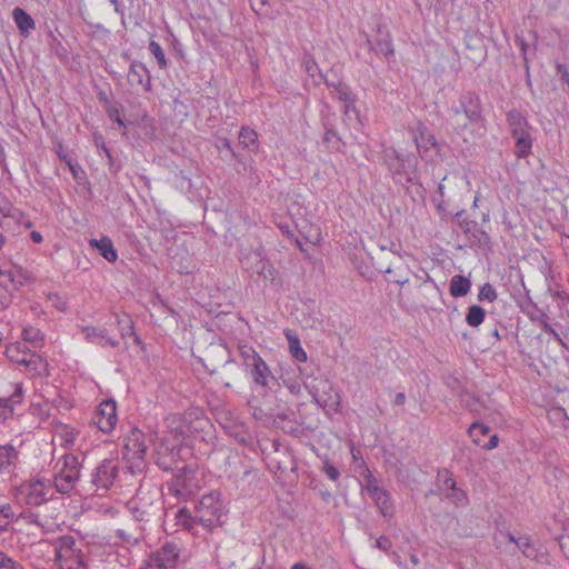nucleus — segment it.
I'll return each instance as SVG.
<instances>
[{"mask_svg": "<svg viewBox=\"0 0 569 569\" xmlns=\"http://www.w3.org/2000/svg\"><path fill=\"white\" fill-rule=\"evenodd\" d=\"M16 363L24 366L30 371H36L38 373H41L40 368H42L43 371H46V375H49L48 361L44 358H42L41 356L37 355L36 352H30L28 358H26L24 356L21 358L16 357Z\"/></svg>", "mask_w": 569, "mask_h": 569, "instance_id": "nucleus-32", "label": "nucleus"}, {"mask_svg": "<svg viewBox=\"0 0 569 569\" xmlns=\"http://www.w3.org/2000/svg\"><path fill=\"white\" fill-rule=\"evenodd\" d=\"M12 18L21 36L28 37L36 29L33 18L22 8L16 7L12 10Z\"/></svg>", "mask_w": 569, "mask_h": 569, "instance_id": "nucleus-27", "label": "nucleus"}, {"mask_svg": "<svg viewBox=\"0 0 569 569\" xmlns=\"http://www.w3.org/2000/svg\"><path fill=\"white\" fill-rule=\"evenodd\" d=\"M458 226L468 238L471 247L483 248L491 243L489 233L481 229L477 221L465 218L458 221Z\"/></svg>", "mask_w": 569, "mask_h": 569, "instance_id": "nucleus-20", "label": "nucleus"}, {"mask_svg": "<svg viewBox=\"0 0 569 569\" xmlns=\"http://www.w3.org/2000/svg\"><path fill=\"white\" fill-rule=\"evenodd\" d=\"M320 124L327 129H336L337 114L328 102H323L319 112Z\"/></svg>", "mask_w": 569, "mask_h": 569, "instance_id": "nucleus-42", "label": "nucleus"}, {"mask_svg": "<svg viewBox=\"0 0 569 569\" xmlns=\"http://www.w3.org/2000/svg\"><path fill=\"white\" fill-rule=\"evenodd\" d=\"M321 471L330 479L331 481H338L340 479V470L332 465L328 459L323 461L321 467Z\"/></svg>", "mask_w": 569, "mask_h": 569, "instance_id": "nucleus-51", "label": "nucleus"}, {"mask_svg": "<svg viewBox=\"0 0 569 569\" xmlns=\"http://www.w3.org/2000/svg\"><path fill=\"white\" fill-rule=\"evenodd\" d=\"M51 480L39 478L21 485L20 492L24 496V501L28 506L39 507L49 500V492L51 491Z\"/></svg>", "mask_w": 569, "mask_h": 569, "instance_id": "nucleus-17", "label": "nucleus"}, {"mask_svg": "<svg viewBox=\"0 0 569 569\" xmlns=\"http://www.w3.org/2000/svg\"><path fill=\"white\" fill-rule=\"evenodd\" d=\"M24 400L22 382H12L0 377V423L16 415Z\"/></svg>", "mask_w": 569, "mask_h": 569, "instance_id": "nucleus-9", "label": "nucleus"}, {"mask_svg": "<svg viewBox=\"0 0 569 569\" xmlns=\"http://www.w3.org/2000/svg\"><path fill=\"white\" fill-rule=\"evenodd\" d=\"M382 159L396 183H416L423 190L422 184L417 181L418 158L415 153L401 152L390 147L383 150Z\"/></svg>", "mask_w": 569, "mask_h": 569, "instance_id": "nucleus-3", "label": "nucleus"}, {"mask_svg": "<svg viewBox=\"0 0 569 569\" xmlns=\"http://www.w3.org/2000/svg\"><path fill=\"white\" fill-rule=\"evenodd\" d=\"M128 84L134 90H142L146 93L151 92V74L144 63L139 60H130L127 73Z\"/></svg>", "mask_w": 569, "mask_h": 569, "instance_id": "nucleus-19", "label": "nucleus"}, {"mask_svg": "<svg viewBox=\"0 0 569 569\" xmlns=\"http://www.w3.org/2000/svg\"><path fill=\"white\" fill-rule=\"evenodd\" d=\"M506 122L510 133L525 128H532L526 113L517 108H512L506 113Z\"/></svg>", "mask_w": 569, "mask_h": 569, "instance_id": "nucleus-31", "label": "nucleus"}, {"mask_svg": "<svg viewBox=\"0 0 569 569\" xmlns=\"http://www.w3.org/2000/svg\"><path fill=\"white\" fill-rule=\"evenodd\" d=\"M283 385L288 388L290 393L298 396L301 391V383L296 379L284 378L281 376Z\"/></svg>", "mask_w": 569, "mask_h": 569, "instance_id": "nucleus-60", "label": "nucleus"}, {"mask_svg": "<svg viewBox=\"0 0 569 569\" xmlns=\"http://www.w3.org/2000/svg\"><path fill=\"white\" fill-rule=\"evenodd\" d=\"M300 373L306 377L303 386L312 398V401L322 408L327 415L338 413L341 407V397L339 390L326 378H313L305 369L299 368Z\"/></svg>", "mask_w": 569, "mask_h": 569, "instance_id": "nucleus-5", "label": "nucleus"}, {"mask_svg": "<svg viewBox=\"0 0 569 569\" xmlns=\"http://www.w3.org/2000/svg\"><path fill=\"white\" fill-rule=\"evenodd\" d=\"M263 401L258 405V400L252 398L248 401V406L252 409V416L257 420H264L266 418L274 419V416L279 412L276 411V401H278L277 393H262Z\"/></svg>", "mask_w": 569, "mask_h": 569, "instance_id": "nucleus-21", "label": "nucleus"}, {"mask_svg": "<svg viewBox=\"0 0 569 569\" xmlns=\"http://www.w3.org/2000/svg\"><path fill=\"white\" fill-rule=\"evenodd\" d=\"M179 558V545L174 541H167L150 556L147 569H173L177 567Z\"/></svg>", "mask_w": 569, "mask_h": 569, "instance_id": "nucleus-15", "label": "nucleus"}, {"mask_svg": "<svg viewBox=\"0 0 569 569\" xmlns=\"http://www.w3.org/2000/svg\"><path fill=\"white\" fill-rule=\"evenodd\" d=\"M0 569H24V567L17 560L0 551Z\"/></svg>", "mask_w": 569, "mask_h": 569, "instance_id": "nucleus-54", "label": "nucleus"}, {"mask_svg": "<svg viewBox=\"0 0 569 569\" xmlns=\"http://www.w3.org/2000/svg\"><path fill=\"white\" fill-rule=\"evenodd\" d=\"M358 98L357 96L345 101L342 107V112L345 117H349L351 113H355L359 118V110L356 107Z\"/></svg>", "mask_w": 569, "mask_h": 569, "instance_id": "nucleus-58", "label": "nucleus"}, {"mask_svg": "<svg viewBox=\"0 0 569 569\" xmlns=\"http://www.w3.org/2000/svg\"><path fill=\"white\" fill-rule=\"evenodd\" d=\"M119 473V462L116 459L102 460L91 475V483L97 490L108 491Z\"/></svg>", "mask_w": 569, "mask_h": 569, "instance_id": "nucleus-16", "label": "nucleus"}, {"mask_svg": "<svg viewBox=\"0 0 569 569\" xmlns=\"http://www.w3.org/2000/svg\"><path fill=\"white\" fill-rule=\"evenodd\" d=\"M62 459L63 467L59 475L54 477V487L58 492L68 493L73 489L76 481L79 479L81 462L78 456L73 453H66Z\"/></svg>", "mask_w": 569, "mask_h": 569, "instance_id": "nucleus-13", "label": "nucleus"}, {"mask_svg": "<svg viewBox=\"0 0 569 569\" xmlns=\"http://www.w3.org/2000/svg\"><path fill=\"white\" fill-rule=\"evenodd\" d=\"M516 546L528 559L540 562L546 557V552L541 548H537L528 536L518 537Z\"/></svg>", "mask_w": 569, "mask_h": 569, "instance_id": "nucleus-29", "label": "nucleus"}, {"mask_svg": "<svg viewBox=\"0 0 569 569\" xmlns=\"http://www.w3.org/2000/svg\"><path fill=\"white\" fill-rule=\"evenodd\" d=\"M0 277L7 278L14 289L22 284V280L17 277L16 272L11 268L0 267Z\"/></svg>", "mask_w": 569, "mask_h": 569, "instance_id": "nucleus-56", "label": "nucleus"}, {"mask_svg": "<svg viewBox=\"0 0 569 569\" xmlns=\"http://www.w3.org/2000/svg\"><path fill=\"white\" fill-rule=\"evenodd\" d=\"M532 128H525L510 133L515 140V154L519 159H525L531 154L533 138L531 134Z\"/></svg>", "mask_w": 569, "mask_h": 569, "instance_id": "nucleus-23", "label": "nucleus"}, {"mask_svg": "<svg viewBox=\"0 0 569 569\" xmlns=\"http://www.w3.org/2000/svg\"><path fill=\"white\" fill-rule=\"evenodd\" d=\"M177 523L183 527L186 530L191 531L194 528V525L199 523L197 513L192 515L191 511L183 507L180 508L174 516Z\"/></svg>", "mask_w": 569, "mask_h": 569, "instance_id": "nucleus-41", "label": "nucleus"}, {"mask_svg": "<svg viewBox=\"0 0 569 569\" xmlns=\"http://www.w3.org/2000/svg\"><path fill=\"white\" fill-rule=\"evenodd\" d=\"M284 336L289 343V351L295 360L298 362L307 361V353L301 347L298 336L292 330H286Z\"/></svg>", "mask_w": 569, "mask_h": 569, "instance_id": "nucleus-34", "label": "nucleus"}, {"mask_svg": "<svg viewBox=\"0 0 569 569\" xmlns=\"http://www.w3.org/2000/svg\"><path fill=\"white\" fill-rule=\"evenodd\" d=\"M442 499L448 500L457 508H465L469 505V497L465 489L458 487V485L453 486L448 492H446Z\"/></svg>", "mask_w": 569, "mask_h": 569, "instance_id": "nucleus-37", "label": "nucleus"}, {"mask_svg": "<svg viewBox=\"0 0 569 569\" xmlns=\"http://www.w3.org/2000/svg\"><path fill=\"white\" fill-rule=\"evenodd\" d=\"M214 147L222 154L223 160L227 159V153L233 148L231 140L226 137H217Z\"/></svg>", "mask_w": 569, "mask_h": 569, "instance_id": "nucleus-53", "label": "nucleus"}, {"mask_svg": "<svg viewBox=\"0 0 569 569\" xmlns=\"http://www.w3.org/2000/svg\"><path fill=\"white\" fill-rule=\"evenodd\" d=\"M376 548L381 551H388L392 546L391 540L387 536H380L375 543Z\"/></svg>", "mask_w": 569, "mask_h": 569, "instance_id": "nucleus-63", "label": "nucleus"}, {"mask_svg": "<svg viewBox=\"0 0 569 569\" xmlns=\"http://www.w3.org/2000/svg\"><path fill=\"white\" fill-rule=\"evenodd\" d=\"M449 112L453 116H463L466 122L460 127L462 129L469 126L479 129H485L487 124V118L485 113V104L481 96L476 90L469 89L463 90L459 97L457 103H453L449 108Z\"/></svg>", "mask_w": 569, "mask_h": 569, "instance_id": "nucleus-4", "label": "nucleus"}, {"mask_svg": "<svg viewBox=\"0 0 569 569\" xmlns=\"http://www.w3.org/2000/svg\"><path fill=\"white\" fill-rule=\"evenodd\" d=\"M6 355L10 361L16 362V357L21 358L24 356L28 358L30 352L26 350V347L22 343L16 342L7 347Z\"/></svg>", "mask_w": 569, "mask_h": 569, "instance_id": "nucleus-48", "label": "nucleus"}, {"mask_svg": "<svg viewBox=\"0 0 569 569\" xmlns=\"http://www.w3.org/2000/svg\"><path fill=\"white\" fill-rule=\"evenodd\" d=\"M118 421L117 402L113 399H104L97 408L91 418L94 425L103 433L111 432Z\"/></svg>", "mask_w": 569, "mask_h": 569, "instance_id": "nucleus-18", "label": "nucleus"}, {"mask_svg": "<svg viewBox=\"0 0 569 569\" xmlns=\"http://www.w3.org/2000/svg\"><path fill=\"white\" fill-rule=\"evenodd\" d=\"M498 297L496 288L489 283L486 282L479 288L478 292V301L480 302H493Z\"/></svg>", "mask_w": 569, "mask_h": 569, "instance_id": "nucleus-45", "label": "nucleus"}, {"mask_svg": "<svg viewBox=\"0 0 569 569\" xmlns=\"http://www.w3.org/2000/svg\"><path fill=\"white\" fill-rule=\"evenodd\" d=\"M292 417H295L293 412ZM273 423L278 426L286 435L300 440L311 438L317 430V426H311L305 423L303 421L298 422L296 418H290L286 411H279L274 416Z\"/></svg>", "mask_w": 569, "mask_h": 569, "instance_id": "nucleus-14", "label": "nucleus"}, {"mask_svg": "<svg viewBox=\"0 0 569 569\" xmlns=\"http://www.w3.org/2000/svg\"><path fill=\"white\" fill-rule=\"evenodd\" d=\"M239 144L249 151H256L259 146L258 133L249 127H242L239 131Z\"/></svg>", "mask_w": 569, "mask_h": 569, "instance_id": "nucleus-36", "label": "nucleus"}, {"mask_svg": "<svg viewBox=\"0 0 569 569\" xmlns=\"http://www.w3.org/2000/svg\"><path fill=\"white\" fill-rule=\"evenodd\" d=\"M323 143L327 144L328 149L341 152L345 142L336 129H327L322 137Z\"/></svg>", "mask_w": 569, "mask_h": 569, "instance_id": "nucleus-43", "label": "nucleus"}, {"mask_svg": "<svg viewBox=\"0 0 569 569\" xmlns=\"http://www.w3.org/2000/svg\"><path fill=\"white\" fill-rule=\"evenodd\" d=\"M466 322L472 328H478L486 319V310L479 305H471L466 312Z\"/></svg>", "mask_w": 569, "mask_h": 569, "instance_id": "nucleus-39", "label": "nucleus"}, {"mask_svg": "<svg viewBox=\"0 0 569 569\" xmlns=\"http://www.w3.org/2000/svg\"><path fill=\"white\" fill-rule=\"evenodd\" d=\"M84 339L89 343H93L100 347H112L116 348L120 345V341L110 337L106 328H98L93 326L82 327Z\"/></svg>", "mask_w": 569, "mask_h": 569, "instance_id": "nucleus-22", "label": "nucleus"}, {"mask_svg": "<svg viewBox=\"0 0 569 569\" xmlns=\"http://www.w3.org/2000/svg\"><path fill=\"white\" fill-rule=\"evenodd\" d=\"M93 142H94V146H96L99 154L103 153L104 156H107V154H109L111 152V150L107 147L102 134L94 133L93 134Z\"/></svg>", "mask_w": 569, "mask_h": 569, "instance_id": "nucleus-61", "label": "nucleus"}, {"mask_svg": "<svg viewBox=\"0 0 569 569\" xmlns=\"http://www.w3.org/2000/svg\"><path fill=\"white\" fill-rule=\"evenodd\" d=\"M461 400L466 403V407L471 411L475 412L476 409L473 408V405L479 402V398L475 395H469L468 392H463L460 395Z\"/></svg>", "mask_w": 569, "mask_h": 569, "instance_id": "nucleus-62", "label": "nucleus"}, {"mask_svg": "<svg viewBox=\"0 0 569 569\" xmlns=\"http://www.w3.org/2000/svg\"><path fill=\"white\" fill-rule=\"evenodd\" d=\"M168 428H177V432L181 430L182 436L192 443V448L196 440L209 445L216 439L214 426L199 407H191L182 415L173 416Z\"/></svg>", "mask_w": 569, "mask_h": 569, "instance_id": "nucleus-2", "label": "nucleus"}, {"mask_svg": "<svg viewBox=\"0 0 569 569\" xmlns=\"http://www.w3.org/2000/svg\"><path fill=\"white\" fill-rule=\"evenodd\" d=\"M14 517L11 505L6 503L0 506V530L6 531L9 529L10 523Z\"/></svg>", "mask_w": 569, "mask_h": 569, "instance_id": "nucleus-47", "label": "nucleus"}, {"mask_svg": "<svg viewBox=\"0 0 569 569\" xmlns=\"http://www.w3.org/2000/svg\"><path fill=\"white\" fill-rule=\"evenodd\" d=\"M436 485L439 496L442 497L453 486L457 485V481L450 470L439 469L437 473Z\"/></svg>", "mask_w": 569, "mask_h": 569, "instance_id": "nucleus-38", "label": "nucleus"}, {"mask_svg": "<svg viewBox=\"0 0 569 569\" xmlns=\"http://www.w3.org/2000/svg\"><path fill=\"white\" fill-rule=\"evenodd\" d=\"M149 50L154 56L159 68L166 69L168 63L164 51L162 50L161 46L158 42L151 40L149 43Z\"/></svg>", "mask_w": 569, "mask_h": 569, "instance_id": "nucleus-49", "label": "nucleus"}, {"mask_svg": "<svg viewBox=\"0 0 569 569\" xmlns=\"http://www.w3.org/2000/svg\"><path fill=\"white\" fill-rule=\"evenodd\" d=\"M359 468L362 469L360 475L363 477L365 480V486L362 487V490H366L367 493L371 496L383 489L382 487L379 486L378 479L372 475L365 460H361Z\"/></svg>", "mask_w": 569, "mask_h": 569, "instance_id": "nucleus-35", "label": "nucleus"}, {"mask_svg": "<svg viewBox=\"0 0 569 569\" xmlns=\"http://www.w3.org/2000/svg\"><path fill=\"white\" fill-rule=\"evenodd\" d=\"M169 473L171 478L166 481V486L170 495L187 498L198 490L197 463H183Z\"/></svg>", "mask_w": 569, "mask_h": 569, "instance_id": "nucleus-7", "label": "nucleus"}, {"mask_svg": "<svg viewBox=\"0 0 569 569\" xmlns=\"http://www.w3.org/2000/svg\"><path fill=\"white\" fill-rule=\"evenodd\" d=\"M559 547L563 556L569 559V536H561L559 539Z\"/></svg>", "mask_w": 569, "mask_h": 569, "instance_id": "nucleus-64", "label": "nucleus"}, {"mask_svg": "<svg viewBox=\"0 0 569 569\" xmlns=\"http://www.w3.org/2000/svg\"><path fill=\"white\" fill-rule=\"evenodd\" d=\"M413 140L421 156L427 153L430 148H435L438 152L440 151V146L436 137L429 131L427 126L422 122H419L417 128L415 129Z\"/></svg>", "mask_w": 569, "mask_h": 569, "instance_id": "nucleus-24", "label": "nucleus"}, {"mask_svg": "<svg viewBox=\"0 0 569 569\" xmlns=\"http://www.w3.org/2000/svg\"><path fill=\"white\" fill-rule=\"evenodd\" d=\"M302 68L305 69L306 73L311 78H315L320 69L316 59L309 53H306L302 58Z\"/></svg>", "mask_w": 569, "mask_h": 569, "instance_id": "nucleus-50", "label": "nucleus"}, {"mask_svg": "<svg viewBox=\"0 0 569 569\" xmlns=\"http://www.w3.org/2000/svg\"><path fill=\"white\" fill-rule=\"evenodd\" d=\"M19 461V451L11 445H0V475L11 473Z\"/></svg>", "mask_w": 569, "mask_h": 569, "instance_id": "nucleus-26", "label": "nucleus"}, {"mask_svg": "<svg viewBox=\"0 0 569 569\" xmlns=\"http://www.w3.org/2000/svg\"><path fill=\"white\" fill-rule=\"evenodd\" d=\"M471 280L463 274H455L450 279L449 292L453 298L466 297L471 290Z\"/></svg>", "mask_w": 569, "mask_h": 569, "instance_id": "nucleus-30", "label": "nucleus"}, {"mask_svg": "<svg viewBox=\"0 0 569 569\" xmlns=\"http://www.w3.org/2000/svg\"><path fill=\"white\" fill-rule=\"evenodd\" d=\"M106 113L112 122L117 123L118 127L122 129V136H127V123L120 116L118 103L106 108Z\"/></svg>", "mask_w": 569, "mask_h": 569, "instance_id": "nucleus-46", "label": "nucleus"}, {"mask_svg": "<svg viewBox=\"0 0 569 569\" xmlns=\"http://www.w3.org/2000/svg\"><path fill=\"white\" fill-rule=\"evenodd\" d=\"M192 459V443L182 436L181 430L177 432V428H168L154 446L153 462L163 472H173L178 466L191 463Z\"/></svg>", "mask_w": 569, "mask_h": 569, "instance_id": "nucleus-1", "label": "nucleus"}, {"mask_svg": "<svg viewBox=\"0 0 569 569\" xmlns=\"http://www.w3.org/2000/svg\"><path fill=\"white\" fill-rule=\"evenodd\" d=\"M521 311L530 319V321L538 323L541 329L550 322V318L546 310L538 307L536 302L532 301L529 295V290H526V301L518 303Z\"/></svg>", "mask_w": 569, "mask_h": 569, "instance_id": "nucleus-25", "label": "nucleus"}, {"mask_svg": "<svg viewBox=\"0 0 569 569\" xmlns=\"http://www.w3.org/2000/svg\"><path fill=\"white\" fill-rule=\"evenodd\" d=\"M132 517L138 522H150L152 518V513L144 509L143 507L136 506L131 508Z\"/></svg>", "mask_w": 569, "mask_h": 569, "instance_id": "nucleus-52", "label": "nucleus"}, {"mask_svg": "<svg viewBox=\"0 0 569 569\" xmlns=\"http://www.w3.org/2000/svg\"><path fill=\"white\" fill-rule=\"evenodd\" d=\"M122 456L130 461V469L141 471L144 465L147 453L146 437L143 431L137 427H132L130 431L123 437Z\"/></svg>", "mask_w": 569, "mask_h": 569, "instance_id": "nucleus-11", "label": "nucleus"}, {"mask_svg": "<svg viewBox=\"0 0 569 569\" xmlns=\"http://www.w3.org/2000/svg\"><path fill=\"white\" fill-rule=\"evenodd\" d=\"M56 560L61 569H86L84 553L78 546L73 536L64 535L58 538L56 547Z\"/></svg>", "mask_w": 569, "mask_h": 569, "instance_id": "nucleus-10", "label": "nucleus"}, {"mask_svg": "<svg viewBox=\"0 0 569 569\" xmlns=\"http://www.w3.org/2000/svg\"><path fill=\"white\" fill-rule=\"evenodd\" d=\"M67 166L69 167V170L76 180H82L86 177L84 170L81 168L79 163L74 162L73 160L67 161Z\"/></svg>", "mask_w": 569, "mask_h": 569, "instance_id": "nucleus-59", "label": "nucleus"}, {"mask_svg": "<svg viewBox=\"0 0 569 569\" xmlns=\"http://www.w3.org/2000/svg\"><path fill=\"white\" fill-rule=\"evenodd\" d=\"M489 432L490 428L480 421L472 422L468 428V435L472 439L473 443L477 446H481V440L479 436H485L488 435Z\"/></svg>", "mask_w": 569, "mask_h": 569, "instance_id": "nucleus-44", "label": "nucleus"}, {"mask_svg": "<svg viewBox=\"0 0 569 569\" xmlns=\"http://www.w3.org/2000/svg\"><path fill=\"white\" fill-rule=\"evenodd\" d=\"M223 516H226V510L219 492L211 491L202 496L197 507V518L200 525L211 529L222 523Z\"/></svg>", "mask_w": 569, "mask_h": 569, "instance_id": "nucleus-12", "label": "nucleus"}, {"mask_svg": "<svg viewBox=\"0 0 569 569\" xmlns=\"http://www.w3.org/2000/svg\"><path fill=\"white\" fill-rule=\"evenodd\" d=\"M246 368L256 386L262 389V393H277L280 382L271 373L267 362L258 352H250L246 358Z\"/></svg>", "mask_w": 569, "mask_h": 569, "instance_id": "nucleus-8", "label": "nucleus"}, {"mask_svg": "<svg viewBox=\"0 0 569 569\" xmlns=\"http://www.w3.org/2000/svg\"><path fill=\"white\" fill-rule=\"evenodd\" d=\"M370 28L371 33L363 29L359 31L360 40L369 52L389 60L395 56V48L388 26L379 17H372Z\"/></svg>", "mask_w": 569, "mask_h": 569, "instance_id": "nucleus-6", "label": "nucleus"}, {"mask_svg": "<svg viewBox=\"0 0 569 569\" xmlns=\"http://www.w3.org/2000/svg\"><path fill=\"white\" fill-rule=\"evenodd\" d=\"M370 498L375 501V505L379 509L382 517L388 518L393 515V505L391 502L390 493L383 488Z\"/></svg>", "mask_w": 569, "mask_h": 569, "instance_id": "nucleus-33", "label": "nucleus"}, {"mask_svg": "<svg viewBox=\"0 0 569 569\" xmlns=\"http://www.w3.org/2000/svg\"><path fill=\"white\" fill-rule=\"evenodd\" d=\"M90 246L91 248L97 249L99 254L103 257L108 262L117 261L118 252L109 237L103 236L101 239H91Z\"/></svg>", "mask_w": 569, "mask_h": 569, "instance_id": "nucleus-28", "label": "nucleus"}, {"mask_svg": "<svg viewBox=\"0 0 569 569\" xmlns=\"http://www.w3.org/2000/svg\"><path fill=\"white\" fill-rule=\"evenodd\" d=\"M339 87L340 88H338V91L336 92V96H335L339 101L345 102V101L357 96L352 91L351 87L349 84H347L346 82Z\"/></svg>", "mask_w": 569, "mask_h": 569, "instance_id": "nucleus-55", "label": "nucleus"}, {"mask_svg": "<svg viewBox=\"0 0 569 569\" xmlns=\"http://www.w3.org/2000/svg\"><path fill=\"white\" fill-rule=\"evenodd\" d=\"M21 337L23 341L30 343L33 348H40L44 342V335L32 326L24 327Z\"/></svg>", "mask_w": 569, "mask_h": 569, "instance_id": "nucleus-40", "label": "nucleus"}, {"mask_svg": "<svg viewBox=\"0 0 569 569\" xmlns=\"http://www.w3.org/2000/svg\"><path fill=\"white\" fill-rule=\"evenodd\" d=\"M378 247L382 251L389 250L392 253L400 257V248H401L400 243H396L392 240L383 239V240H379Z\"/></svg>", "mask_w": 569, "mask_h": 569, "instance_id": "nucleus-57", "label": "nucleus"}]
</instances>
